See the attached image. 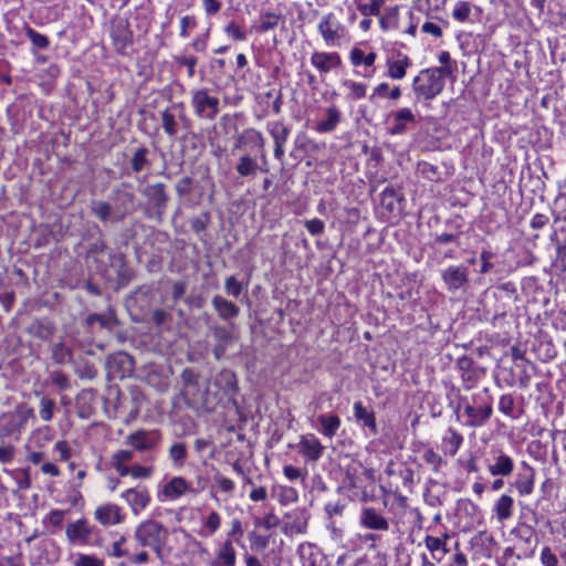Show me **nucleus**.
I'll use <instances>...</instances> for the list:
<instances>
[{
    "mask_svg": "<svg viewBox=\"0 0 566 566\" xmlns=\"http://www.w3.org/2000/svg\"><path fill=\"white\" fill-rule=\"evenodd\" d=\"M52 440L51 429L48 426L38 428L31 432L25 443L32 444L34 449L43 448Z\"/></svg>",
    "mask_w": 566,
    "mask_h": 566,
    "instance_id": "nucleus-29",
    "label": "nucleus"
},
{
    "mask_svg": "<svg viewBox=\"0 0 566 566\" xmlns=\"http://www.w3.org/2000/svg\"><path fill=\"white\" fill-rule=\"evenodd\" d=\"M385 1L386 0H360L356 2V8L363 17H378L385 7Z\"/></svg>",
    "mask_w": 566,
    "mask_h": 566,
    "instance_id": "nucleus-32",
    "label": "nucleus"
},
{
    "mask_svg": "<svg viewBox=\"0 0 566 566\" xmlns=\"http://www.w3.org/2000/svg\"><path fill=\"white\" fill-rule=\"evenodd\" d=\"M210 331H211V335H212L213 339L217 343H221V344L223 343L227 345L231 344L232 334L227 327L221 326V325H212V326H210Z\"/></svg>",
    "mask_w": 566,
    "mask_h": 566,
    "instance_id": "nucleus-45",
    "label": "nucleus"
},
{
    "mask_svg": "<svg viewBox=\"0 0 566 566\" xmlns=\"http://www.w3.org/2000/svg\"><path fill=\"white\" fill-rule=\"evenodd\" d=\"M379 27L382 31L396 30L399 27V6L384 7L378 15Z\"/></svg>",
    "mask_w": 566,
    "mask_h": 566,
    "instance_id": "nucleus-23",
    "label": "nucleus"
},
{
    "mask_svg": "<svg viewBox=\"0 0 566 566\" xmlns=\"http://www.w3.org/2000/svg\"><path fill=\"white\" fill-rule=\"evenodd\" d=\"M34 417L33 409L24 403L15 407L13 411L3 413L0 417V438H20L29 420Z\"/></svg>",
    "mask_w": 566,
    "mask_h": 566,
    "instance_id": "nucleus-2",
    "label": "nucleus"
},
{
    "mask_svg": "<svg viewBox=\"0 0 566 566\" xmlns=\"http://www.w3.org/2000/svg\"><path fill=\"white\" fill-rule=\"evenodd\" d=\"M52 358L56 364H66L72 359V350L64 343H56L52 347Z\"/></svg>",
    "mask_w": 566,
    "mask_h": 566,
    "instance_id": "nucleus-38",
    "label": "nucleus"
},
{
    "mask_svg": "<svg viewBox=\"0 0 566 566\" xmlns=\"http://www.w3.org/2000/svg\"><path fill=\"white\" fill-rule=\"evenodd\" d=\"M54 406H55V402L53 399L48 398V397L41 398L39 415L42 420L50 421L53 418Z\"/></svg>",
    "mask_w": 566,
    "mask_h": 566,
    "instance_id": "nucleus-48",
    "label": "nucleus"
},
{
    "mask_svg": "<svg viewBox=\"0 0 566 566\" xmlns=\"http://www.w3.org/2000/svg\"><path fill=\"white\" fill-rule=\"evenodd\" d=\"M474 6L468 0H457L451 9V18L458 23L472 22Z\"/></svg>",
    "mask_w": 566,
    "mask_h": 566,
    "instance_id": "nucleus-24",
    "label": "nucleus"
},
{
    "mask_svg": "<svg viewBox=\"0 0 566 566\" xmlns=\"http://www.w3.org/2000/svg\"><path fill=\"white\" fill-rule=\"evenodd\" d=\"M340 111L335 105H332L325 109L324 117L316 123L314 129L319 134L332 133L340 123Z\"/></svg>",
    "mask_w": 566,
    "mask_h": 566,
    "instance_id": "nucleus-18",
    "label": "nucleus"
},
{
    "mask_svg": "<svg viewBox=\"0 0 566 566\" xmlns=\"http://www.w3.org/2000/svg\"><path fill=\"white\" fill-rule=\"evenodd\" d=\"M469 270L462 265L448 266L442 272V280L447 285L448 290L457 291L468 283Z\"/></svg>",
    "mask_w": 566,
    "mask_h": 566,
    "instance_id": "nucleus-14",
    "label": "nucleus"
},
{
    "mask_svg": "<svg viewBox=\"0 0 566 566\" xmlns=\"http://www.w3.org/2000/svg\"><path fill=\"white\" fill-rule=\"evenodd\" d=\"M197 27V20L192 15H184L180 19V33L184 39L188 38L190 32Z\"/></svg>",
    "mask_w": 566,
    "mask_h": 566,
    "instance_id": "nucleus-54",
    "label": "nucleus"
},
{
    "mask_svg": "<svg viewBox=\"0 0 566 566\" xmlns=\"http://www.w3.org/2000/svg\"><path fill=\"white\" fill-rule=\"evenodd\" d=\"M360 525L373 531H387L389 528L388 521L375 509L364 507L359 516Z\"/></svg>",
    "mask_w": 566,
    "mask_h": 566,
    "instance_id": "nucleus-17",
    "label": "nucleus"
},
{
    "mask_svg": "<svg viewBox=\"0 0 566 566\" xmlns=\"http://www.w3.org/2000/svg\"><path fill=\"white\" fill-rule=\"evenodd\" d=\"M385 75L394 81H401L406 77L408 70L412 66V60L400 50H390L386 54Z\"/></svg>",
    "mask_w": 566,
    "mask_h": 566,
    "instance_id": "nucleus-7",
    "label": "nucleus"
},
{
    "mask_svg": "<svg viewBox=\"0 0 566 566\" xmlns=\"http://www.w3.org/2000/svg\"><path fill=\"white\" fill-rule=\"evenodd\" d=\"M188 491L187 482L182 478H174L164 488V495H182Z\"/></svg>",
    "mask_w": 566,
    "mask_h": 566,
    "instance_id": "nucleus-40",
    "label": "nucleus"
},
{
    "mask_svg": "<svg viewBox=\"0 0 566 566\" xmlns=\"http://www.w3.org/2000/svg\"><path fill=\"white\" fill-rule=\"evenodd\" d=\"M53 460L56 461H67L71 458V448L69 443L64 440L57 441L52 448Z\"/></svg>",
    "mask_w": 566,
    "mask_h": 566,
    "instance_id": "nucleus-43",
    "label": "nucleus"
},
{
    "mask_svg": "<svg viewBox=\"0 0 566 566\" xmlns=\"http://www.w3.org/2000/svg\"><path fill=\"white\" fill-rule=\"evenodd\" d=\"M211 303L218 312L219 317L224 321L234 318L239 314V307L220 295L213 296Z\"/></svg>",
    "mask_w": 566,
    "mask_h": 566,
    "instance_id": "nucleus-25",
    "label": "nucleus"
},
{
    "mask_svg": "<svg viewBox=\"0 0 566 566\" xmlns=\"http://www.w3.org/2000/svg\"><path fill=\"white\" fill-rule=\"evenodd\" d=\"M214 384L223 391L226 396L230 398H232L238 391L237 377L235 374L231 370H221L216 377Z\"/></svg>",
    "mask_w": 566,
    "mask_h": 566,
    "instance_id": "nucleus-22",
    "label": "nucleus"
},
{
    "mask_svg": "<svg viewBox=\"0 0 566 566\" xmlns=\"http://www.w3.org/2000/svg\"><path fill=\"white\" fill-rule=\"evenodd\" d=\"M145 193L149 197L155 207L160 208L165 206L167 196L165 186L163 184L150 185L146 188Z\"/></svg>",
    "mask_w": 566,
    "mask_h": 566,
    "instance_id": "nucleus-35",
    "label": "nucleus"
},
{
    "mask_svg": "<svg viewBox=\"0 0 566 566\" xmlns=\"http://www.w3.org/2000/svg\"><path fill=\"white\" fill-rule=\"evenodd\" d=\"M280 21V15L272 12H266L261 17L260 21V30L262 32H266L277 27Z\"/></svg>",
    "mask_w": 566,
    "mask_h": 566,
    "instance_id": "nucleus-51",
    "label": "nucleus"
},
{
    "mask_svg": "<svg viewBox=\"0 0 566 566\" xmlns=\"http://www.w3.org/2000/svg\"><path fill=\"white\" fill-rule=\"evenodd\" d=\"M135 536L142 546L150 547L159 553L167 538V530L159 523L149 521L139 525Z\"/></svg>",
    "mask_w": 566,
    "mask_h": 566,
    "instance_id": "nucleus-5",
    "label": "nucleus"
},
{
    "mask_svg": "<svg viewBox=\"0 0 566 566\" xmlns=\"http://www.w3.org/2000/svg\"><path fill=\"white\" fill-rule=\"evenodd\" d=\"M317 31L326 46L339 48L346 39L345 25L333 13L323 14L317 23Z\"/></svg>",
    "mask_w": 566,
    "mask_h": 566,
    "instance_id": "nucleus-3",
    "label": "nucleus"
},
{
    "mask_svg": "<svg viewBox=\"0 0 566 566\" xmlns=\"http://www.w3.org/2000/svg\"><path fill=\"white\" fill-rule=\"evenodd\" d=\"M159 440L157 431L137 430L126 438V443L137 451L153 449Z\"/></svg>",
    "mask_w": 566,
    "mask_h": 566,
    "instance_id": "nucleus-13",
    "label": "nucleus"
},
{
    "mask_svg": "<svg viewBox=\"0 0 566 566\" xmlns=\"http://www.w3.org/2000/svg\"><path fill=\"white\" fill-rule=\"evenodd\" d=\"M376 59L377 53L374 51L366 54L361 49L353 48L349 52V60L354 66L365 65L366 67H371Z\"/></svg>",
    "mask_w": 566,
    "mask_h": 566,
    "instance_id": "nucleus-31",
    "label": "nucleus"
},
{
    "mask_svg": "<svg viewBox=\"0 0 566 566\" xmlns=\"http://www.w3.org/2000/svg\"><path fill=\"white\" fill-rule=\"evenodd\" d=\"M453 69L450 66L429 67L421 70L412 81V91L418 101H431L444 88L446 76Z\"/></svg>",
    "mask_w": 566,
    "mask_h": 566,
    "instance_id": "nucleus-1",
    "label": "nucleus"
},
{
    "mask_svg": "<svg viewBox=\"0 0 566 566\" xmlns=\"http://www.w3.org/2000/svg\"><path fill=\"white\" fill-rule=\"evenodd\" d=\"M343 86L347 92V97L352 99H361L366 96L367 85L353 80H345Z\"/></svg>",
    "mask_w": 566,
    "mask_h": 566,
    "instance_id": "nucleus-36",
    "label": "nucleus"
},
{
    "mask_svg": "<svg viewBox=\"0 0 566 566\" xmlns=\"http://www.w3.org/2000/svg\"><path fill=\"white\" fill-rule=\"evenodd\" d=\"M311 65L321 74L326 75L329 72L342 66V57L338 52L314 51L310 59Z\"/></svg>",
    "mask_w": 566,
    "mask_h": 566,
    "instance_id": "nucleus-11",
    "label": "nucleus"
},
{
    "mask_svg": "<svg viewBox=\"0 0 566 566\" xmlns=\"http://www.w3.org/2000/svg\"><path fill=\"white\" fill-rule=\"evenodd\" d=\"M235 170L239 176L244 178H254L258 171H263V169L259 166L256 159L249 155H243L239 158V161L235 166Z\"/></svg>",
    "mask_w": 566,
    "mask_h": 566,
    "instance_id": "nucleus-27",
    "label": "nucleus"
},
{
    "mask_svg": "<svg viewBox=\"0 0 566 566\" xmlns=\"http://www.w3.org/2000/svg\"><path fill=\"white\" fill-rule=\"evenodd\" d=\"M276 521L273 517L265 520H258L254 530L249 532L248 539L250 549L254 553H262L270 544L271 533L269 528L275 525Z\"/></svg>",
    "mask_w": 566,
    "mask_h": 566,
    "instance_id": "nucleus-9",
    "label": "nucleus"
},
{
    "mask_svg": "<svg viewBox=\"0 0 566 566\" xmlns=\"http://www.w3.org/2000/svg\"><path fill=\"white\" fill-rule=\"evenodd\" d=\"M305 228L312 235H319L324 232L325 224L321 219L314 218L305 221Z\"/></svg>",
    "mask_w": 566,
    "mask_h": 566,
    "instance_id": "nucleus-60",
    "label": "nucleus"
},
{
    "mask_svg": "<svg viewBox=\"0 0 566 566\" xmlns=\"http://www.w3.org/2000/svg\"><path fill=\"white\" fill-rule=\"evenodd\" d=\"M224 290L228 295L233 296V297H239L243 291V285L241 282H239L237 280L235 276L231 275L226 279Z\"/></svg>",
    "mask_w": 566,
    "mask_h": 566,
    "instance_id": "nucleus-50",
    "label": "nucleus"
},
{
    "mask_svg": "<svg viewBox=\"0 0 566 566\" xmlns=\"http://www.w3.org/2000/svg\"><path fill=\"white\" fill-rule=\"evenodd\" d=\"M219 98L212 96L207 90L192 92L191 106L193 113L203 119L213 120L219 113Z\"/></svg>",
    "mask_w": 566,
    "mask_h": 566,
    "instance_id": "nucleus-6",
    "label": "nucleus"
},
{
    "mask_svg": "<svg viewBox=\"0 0 566 566\" xmlns=\"http://www.w3.org/2000/svg\"><path fill=\"white\" fill-rule=\"evenodd\" d=\"M151 473V468L149 467H143L135 464L133 467H128V475H132L134 478H148Z\"/></svg>",
    "mask_w": 566,
    "mask_h": 566,
    "instance_id": "nucleus-64",
    "label": "nucleus"
},
{
    "mask_svg": "<svg viewBox=\"0 0 566 566\" xmlns=\"http://www.w3.org/2000/svg\"><path fill=\"white\" fill-rule=\"evenodd\" d=\"M534 470L527 463L523 462L515 479L516 491L521 494H530L534 486Z\"/></svg>",
    "mask_w": 566,
    "mask_h": 566,
    "instance_id": "nucleus-19",
    "label": "nucleus"
},
{
    "mask_svg": "<svg viewBox=\"0 0 566 566\" xmlns=\"http://www.w3.org/2000/svg\"><path fill=\"white\" fill-rule=\"evenodd\" d=\"M237 553L230 541L221 544L216 553V565L218 566H235Z\"/></svg>",
    "mask_w": 566,
    "mask_h": 566,
    "instance_id": "nucleus-28",
    "label": "nucleus"
},
{
    "mask_svg": "<svg viewBox=\"0 0 566 566\" xmlns=\"http://www.w3.org/2000/svg\"><path fill=\"white\" fill-rule=\"evenodd\" d=\"M147 155L148 149L146 147H140L135 151L130 160L132 169L135 172H140L148 165Z\"/></svg>",
    "mask_w": 566,
    "mask_h": 566,
    "instance_id": "nucleus-42",
    "label": "nucleus"
},
{
    "mask_svg": "<svg viewBox=\"0 0 566 566\" xmlns=\"http://www.w3.org/2000/svg\"><path fill=\"white\" fill-rule=\"evenodd\" d=\"M488 470L493 476H509L514 470V461L502 450H495L491 452Z\"/></svg>",
    "mask_w": 566,
    "mask_h": 566,
    "instance_id": "nucleus-12",
    "label": "nucleus"
},
{
    "mask_svg": "<svg viewBox=\"0 0 566 566\" xmlns=\"http://www.w3.org/2000/svg\"><path fill=\"white\" fill-rule=\"evenodd\" d=\"M421 457L422 460L434 470L442 463L441 457L432 448L423 449Z\"/></svg>",
    "mask_w": 566,
    "mask_h": 566,
    "instance_id": "nucleus-53",
    "label": "nucleus"
},
{
    "mask_svg": "<svg viewBox=\"0 0 566 566\" xmlns=\"http://www.w3.org/2000/svg\"><path fill=\"white\" fill-rule=\"evenodd\" d=\"M181 381L187 391L198 388V374L190 368H186L181 373Z\"/></svg>",
    "mask_w": 566,
    "mask_h": 566,
    "instance_id": "nucleus-49",
    "label": "nucleus"
},
{
    "mask_svg": "<svg viewBox=\"0 0 566 566\" xmlns=\"http://www.w3.org/2000/svg\"><path fill=\"white\" fill-rule=\"evenodd\" d=\"M24 30L28 38L35 48L44 50L50 45V41L46 35L36 32L34 29L27 24L24 27Z\"/></svg>",
    "mask_w": 566,
    "mask_h": 566,
    "instance_id": "nucleus-44",
    "label": "nucleus"
},
{
    "mask_svg": "<svg viewBox=\"0 0 566 566\" xmlns=\"http://www.w3.org/2000/svg\"><path fill=\"white\" fill-rule=\"evenodd\" d=\"M463 443V437L454 429H448L447 433L442 438V450L443 453L450 457H454Z\"/></svg>",
    "mask_w": 566,
    "mask_h": 566,
    "instance_id": "nucleus-26",
    "label": "nucleus"
},
{
    "mask_svg": "<svg viewBox=\"0 0 566 566\" xmlns=\"http://www.w3.org/2000/svg\"><path fill=\"white\" fill-rule=\"evenodd\" d=\"M460 407L463 409L465 417L464 426L471 428L483 427L493 412L492 405L489 402L475 405L470 403L467 399H461Z\"/></svg>",
    "mask_w": 566,
    "mask_h": 566,
    "instance_id": "nucleus-8",
    "label": "nucleus"
},
{
    "mask_svg": "<svg viewBox=\"0 0 566 566\" xmlns=\"http://www.w3.org/2000/svg\"><path fill=\"white\" fill-rule=\"evenodd\" d=\"M25 461L33 465H40L46 460V454L43 450L34 449L32 444L24 443Z\"/></svg>",
    "mask_w": 566,
    "mask_h": 566,
    "instance_id": "nucleus-41",
    "label": "nucleus"
},
{
    "mask_svg": "<svg viewBox=\"0 0 566 566\" xmlns=\"http://www.w3.org/2000/svg\"><path fill=\"white\" fill-rule=\"evenodd\" d=\"M202 8L206 15H216L222 8V0H202Z\"/></svg>",
    "mask_w": 566,
    "mask_h": 566,
    "instance_id": "nucleus-59",
    "label": "nucleus"
},
{
    "mask_svg": "<svg viewBox=\"0 0 566 566\" xmlns=\"http://www.w3.org/2000/svg\"><path fill=\"white\" fill-rule=\"evenodd\" d=\"M169 455L175 463L181 464L187 455L186 446L184 443L172 444L169 449Z\"/></svg>",
    "mask_w": 566,
    "mask_h": 566,
    "instance_id": "nucleus-55",
    "label": "nucleus"
},
{
    "mask_svg": "<svg viewBox=\"0 0 566 566\" xmlns=\"http://www.w3.org/2000/svg\"><path fill=\"white\" fill-rule=\"evenodd\" d=\"M97 530L91 525L86 518H78L70 522L65 527V536L71 545L76 546H99V542L94 539Z\"/></svg>",
    "mask_w": 566,
    "mask_h": 566,
    "instance_id": "nucleus-4",
    "label": "nucleus"
},
{
    "mask_svg": "<svg viewBox=\"0 0 566 566\" xmlns=\"http://www.w3.org/2000/svg\"><path fill=\"white\" fill-rule=\"evenodd\" d=\"M353 409L356 421L368 428L371 434H377V424L374 411L366 408L361 401H356Z\"/></svg>",
    "mask_w": 566,
    "mask_h": 566,
    "instance_id": "nucleus-20",
    "label": "nucleus"
},
{
    "mask_svg": "<svg viewBox=\"0 0 566 566\" xmlns=\"http://www.w3.org/2000/svg\"><path fill=\"white\" fill-rule=\"evenodd\" d=\"M177 62L180 65L187 66V69H188V76L189 77L193 76V74H195V66L198 63V60H197L196 56H193V55H185V56L178 57Z\"/></svg>",
    "mask_w": 566,
    "mask_h": 566,
    "instance_id": "nucleus-63",
    "label": "nucleus"
},
{
    "mask_svg": "<svg viewBox=\"0 0 566 566\" xmlns=\"http://www.w3.org/2000/svg\"><path fill=\"white\" fill-rule=\"evenodd\" d=\"M319 423L318 432L327 439H332L338 431L342 420L337 415L322 413L317 417Z\"/></svg>",
    "mask_w": 566,
    "mask_h": 566,
    "instance_id": "nucleus-21",
    "label": "nucleus"
},
{
    "mask_svg": "<svg viewBox=\"0 0 566 566\" xmlns=\"http://www.w3.org/2000/svg\"><path fill=\"white\" fill-rule=\"evenodd\" d=\"M15 454V448L11 444L0 447V462L3 464H10L13 461Z\"/></svg>",
    "mask_w": 566,
    "mask_h": 566,
    "instance_id": "nucleus-62",
    "label": "nucleus"
},
{
    "mask_svg": "<svg viewBox=\"0 0 566 566\" xmlns=\"http://www.w3.org/2000/svg\"><path fill=\"white\" fill-rule=\"evenodd\" d=\"M94 517L99 524L111 526L122 523L124 514L120 507L115 504L107 503L96 507Z\"/></svg>",
    "mask_w": 566,
    "mask_h": 566,
    "instance_id": "nucleus-15",
    "label": "nucleus"
},
{
    "mask_svg": "<svg viewBox=\"0 0 566 566\" xmlns=\"http://www.w3.org/2000/svg\"><path fill=\"white\" fill-rule=\"evenodd\" d=\"M134 458L132 450H118L112 457V464L120 476L128 475V465L126 464Z\"/></svg>",
    "mask_w": 566,
    "mask_h": 566,
    "instance_id": "nucleus-30",
    "label": "nucleus"
},
{
    "mask_svg": "<svg viewBox=\"0 0 566 566\" xmlns=\"http://www.w3.org/2000/svg\"><path fill=\"white\" fill-rule=\"evenodd\" d=\"M72 566H105V559L94 554L76 553L72 556Z\"/></svg>",
    "mask_w": 566,
    "mask_h": 566,
    "instance_id": "nucleus-34",
    "label": "nucleus"
},
{
    "mask_svg": "<svg viewBox=\"0 0 566 566\" xmlns=\"http://www.w3.org/2000/svg\"><path fill=\"white\" fill-rule=\"evenodd\" d=\"M295 449L306 463H316L323 457L325 447L315 434L307 433L300 436Z\"/></svg>",
    "mask_w": 566,
    "mask_h": 566,
    "instance_id": "nucleus-10",
    "label": "nucleus"
},
{
    "mask_svg": "<svg viewBox=\"0 0 566 566\" xmlns=\"http://www.w3.org/2000/svg\"><path fill=\"white\" fill-rule=\"evenodd\" d=\"M512 497H500L496 502V513L500 520H506L512 515Z\"/></svg>",
    "mask_w": 566,
    "mask_h": 566,
    "instance_id": "nucleus-46",
    "label": "nucleus"
},
{
    "mask_svg": "<svg viewBox=\"0 0 566 566\" xmlns=\"http://www.w3.org/2000/svg\"><path fill=\"white\" fill-rule=\"evenodd\" d=\"M268 130L274 140V145H284L290 135V128L282 122L269 123Z\"/></svg>",
    "mask_w": 566,
    "mask_h": 566,
    "instance_id": "nucleus-33",
    "label": "nucleus"
},
{
    "mask_svg": "<svg viewBox=\"0 0 566 566\" xmlns=\"http://www.w3.org/2000/svg\"><path fill=\"white\" fill-rule=\"evenodd\" d=\"M449 538V534H443L442 537L426 535L423 539L426 548L430 552L432 559L437 564H440L444 556L450 552L447 546Z\"/></svg>",
    "mask_w": 566,
    "mask_h": 566,
    "instance_id": "nucleus-16",
    "label": "nucleus"
},
{
    "mask_svg": "<svg viewBox=\"0 0 566 566\" xmlns=\"http://www.w3.org/2000/svg\"><path fill=\"white\" fill-rule=\"evenodd\" d=\"M514 409V399L511 395H502L499 400V410L506 415L511 416Z\"/></svg>",
    "mask_w": 566,
    "mask_h": 566,
    "instance_id": "nucleus-58",
    "label": "nucleus"
},
{
    "mask_svg": "<svg viewBox=\"0 0 566 566\" xmlns=\"http://www.w3.org/2000/svg\"><path fill=\"white\" fill-rule=\"evenodd\" d=\"M92 213L98 218L102 222H106L109 220L111 216H112V212H113V207L111 206V203L106 202V201H94L92 203Z\"/></svg>",
    "mask_w": 566,
    "mask_h": 566,
    "instance_id": "nucleus-39",
    "label": "nucleus"
},
{
    "mask_svg": "<svg viewBox=\"0 0 566 566\" xmlns=\"http://www.w3.org/2000/svg\"><path fill=\"white\" fill-rule=\"evenodd\" d=\"M394 120L406 126L408 123H415L416 116L410 108L403 107L394 114Z\"/></svg>",
    "mask_w": 566,
    "mask_h": 566,
    "instance_id": "nucleus-56",
    "label": "nucleus"
},
{
    "mask_svg": "<svg viewBox=\"0 0 566 566\" xmlns=\"http://www.w3.org/2000/svg\"><path fill=\"white\" fill-rule=\"evenodd\" d=\"M161 122H163V128L165 133L174 137L177 134V123L175 120L174 114H171L169 111H164L161 113Z\"/></svg>",
    "mask_w": 566,
    "mask_h": 566,
    "instance_id": "nucleus-47",
    "label": "nucleus"
},
{
    "mask_svg": "<svg viewBox=\"0 0 566 566\" xmlns=\"http://www.w3.org/2000/svg\"><path fill=\"white\" fill-rule=\"evenodd\" d=\"M421 31L426 34H430L436 39H439L443 35V29L433 21H424L421 25Z\"/></svg>",
    "mask_w": 566,
    "mask_h": 566,
    "instance_id": "nucleus-57",
    "label": "nucleus"
},
{
    "mask_svg": "<svg viewBox=\"0 0 566 566\" xmlns=\"http://www.w3.org/2000/svg\"><path fill=\"white\" fill-rule=\"evenodd\" d=\"M539 562L543 566H562L556 554L548 546L542 548Z\"/></svg>",
    "mask_w": 566,
    "mask_h": 566,
    "instance_id": "nucleus-52",
    "label": "nucleus"
},
{
    "mask_svg": "<svg viewBox=\"0 0 566 566\" xmlns=\"http://www.w3.org/2000/svg\"><path fill=\"white\" fill-rule=\"evenodd\" d=\"M220 526V516L216 512H210L207 516L202 517V526L200 534L202 536H211Z\"/></svg>",
    "mask_w": 566,
    "mask_h": 566,
    "instance_id": "nucleus-37",
    "label": "nucleus"
},
{
    "mask_svg": "<svg viewBox=\"0 0 566 566\" xmlns=\"http://www.w3.org/2000/svg\"><path fill=\"white\" fill-rule=\"evenodd\" d=\"M86 322L88 325L98 323L102 327H108L112 323V316L107 314H91L87 316Z\"/></svg>",
    "mask_w": 566,
    "mask_h": 566,
    "instance_id": "nucleus-61",
    "label": "nucleus"
}]
</instances>
